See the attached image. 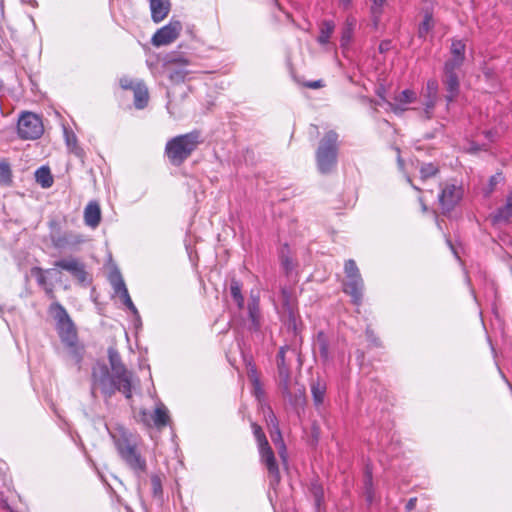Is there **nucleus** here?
Listing matches in <instances>:
<instances>
[{"instance_id": "603ef678", "label": "nucleus", "mask_w": 512, "mask_h": 512, "mask_svg": "<svg viewBox=\"0 0 512 512\" xmlns=\"http://www.w3.org/2000/svg\"><path fill=\"white\" fill-rule=\"evenodd\" d=\"M366 336H367L368 341H370L374 345L377 346L379 344L378 339L375 337L373 331L370 330L369 328H367V330H366Z\"/></svg>"}, {"instance_id": "dca6fc26", "label": "nucleus", "mask_w": 512, "mask_h": 512, "mask_svg": "<svg viewBox=\"0 0 512 512\" xmlns=\"http://www.w3.org/2000/svg\"><path fill=\"white\" fill-rule=\"evenodd\" d=\"M182 24L178 20H170V22L158 29L152 36L151 43L156 46H165L174 42L180 34Z\"/></svg>"}, {"instance_id": "1a4fd4ad", "label": "nucleus", "mask_w": 512, "mask_h": 512, "mask_svg": "<svg viewBox=\"0 0 512 512\" xmlns=\"http://www.w3.org/2000/svg\"><path fill=\"white\" fill-rule=\"evenodd\" d=\"M54 267L67 271L79 284L87 286L91 279L86 271L85 264L76 257L69 256L54 262Z\"/></svg>"}, {"instance_id": "cd10ccee", "label": "nucleus", "mask_w": 512, "mask_h": 512, "mask_svg": "<svg viewBox=\"0 0 512 512\" xmlns=\"http://www.w3.org/2000/svg\"><path fill=\"white\" fill-rule=\"evenodd\" d=\"M434 28V19L432 7H427L424 9L423 20L419 24L418 27V37L421 39H425L429 32Z\"/></svg>"}, {"instance_id": "680f3d73", "label": "nucleus", "mask_w": 512, "mask_h": 512, "mask_svg": "<svg viewBox=\"0 0 512 512\" xmlns=\"http://www.w3.org/2000/svg\"><path fill=\"white\" fill-rule=\"evenodd\" d=\"M447 244H448V245H449V247L451 248V250H452L453 254L455 255V257H456L457 259H459L458 253H457L456 249L454 248V246H453L452 242H451L450 240H447Z\"/></svg>"}, {"instance_id": "4c0bfd02", "label": "nucleus", "mask_w": 512, "mask_h": 512, "mask_svg": "<svg viewBox=\"0 0 512 512\" xmlns=\"http://www.w3.org/2000/svg\"><path fill=\"white\" fill-rule=\"evenodd\" d=\"M439 169L434 163H424L420 167V175L422 180H426L435 176Z\"/></svg>"}, {"instance_id": "052dcab7", "label": "nucleus", "mask_w": 512, "mask_h": 512, "mask_svg": "<svg viewBox=\"0 0 512 512\" xmlns=\"http://www.w3.org/2000/svg\"><path fill=\"white\" fill-rule=\"evenodd\" d=\"M385 2L386 0H373V5L381 9Z\"/></svg>"}, {"instance_id": "412c9836", "label": "nucleus", "mask_w": 512, "mask_h": 512, "mask_svg": "<svg viewBox=\"0 0 512 512\" xmlns=\"http://www.w3.org/2000/svg\"><path fill=\"white\" fill-rule=\"evenodd\" d=\"M310 389H311V395H312L314 406L318 409L324 403V399H325V395H326V391H327L326 381L320 377H317L316 379H312L311 384H310Z\"/></svg>"}, {"instance_id": "bf43d9fd", "label": "nucleus", "mask_w": 512, "mask_h": 512, "mask_svg": "<svg viewBox=\"0 0 512 512\" xmlns=\"http://www.w3.org/2000/svg\"><path fill=\"white\" fill-rule=\"evenodd\" d=\"M255 376H258V374H257L256 368L253 366V367H251V369L249 371V377H250L252 383H253V379L255 378Z\"/></svg>"}, {"instance_id": "4468645a", "label": "nucleus", "mask_w": 512, "mask_h": 512, "mask_svg": "<svg viewBox=\"0 0 512 512\" xmlns=\"http://www.w3.org/2000/svg\"><path fill=\"white\" fill-rule=\"evenodd\" d=\"M278 378H279V388L282 392V395L289 400L292 405H299L304 403L305 401V390L304 388H300L298 393L295 396H292L290 391V369L288 365H278Z\"/></svg>"}, {"instance_id": "b1692460", "label": "nucleus", "mask_w": 512, "mask_h": 512, "mask_svg": "<svg viewBox=\"0 0 512 512\" xmlns=\"http://www.w3.org/2000/svg\"><path fill=\"white\" fill-rule=\"evenodd\" d=\"M151 17L155 23L164 20L170 11L169 0H150Z\"/></svg>"}, {"instance_id": "c85d7f7f", "label": "nucleus", "mask_w": 512, "mask_h": 512, "mask_svg": "<svg viewBox=\"0 0 512 512\" xmlns=\"http://www.w3.org/2000/svg\"><path fill=\"white\" fill-rule=\"evenodd\" d=\"M134 94V106L137 109H143L147 106L149 101L148 89L143 83H136L133 90Z\"/></svg>"}, {"instance_id": "f704fd0d", "label": "nucleus", "mask_w": 512, "mask_h": 512, "mask_svg": "<svg viewBox=\"0 0 512 512\" xmlns=\"http://www.w3.org/2000/svg\"><path fill=\"white\" fill-rule=\"evenodd\" d=\"M270 436H271V439H272L273 443L275 444V446L278 449V453H279L280 457L283 460H285V458H286V446H285V443L283 441L280 428L276 427L275 429H271Z\"/></svg>"}, {"instance_id": "2f4dec72", "label": "nucleus", "mask_w": 512, "mask_h": 512, "mask_svg": "<svg viewBox=\"0 0 512 512\" xmlns=\"http://www.w3.org/2000/svg\"><path fill=\"white\" fill-rule=\"evenodd\" d=\"M35 179L42 188H49L53 185L52 174L46 166H42L35 171Z\"/></svg>"}, {"instance_id": "49530a36", "label": "nucleus", "mask_w": 512, "mask_h": 512, "mask_svg": "<svg viewBox=\"0 0 512 512\" xmlns=\"http://www.w3.org/2000/svg\"><path fill=\"white\" fill-rule=\"evenodd\" d=\"M119 84H120L121 88L124 90H134L135 85H136V84H134L133 80L130 79L129 77L120 78Z\"/></svg>"}, {"instance_id": "09e8293b", "label": "nucleus", "mask_w": 512, "mask_h": 512, "mask_svg": "<svg viewBox=\"0 0 512 512\" xmlns=\"http://www.w3.org/2000/svg\"><path fill=\"white\" fill-rule=\"evenodd\" d=\"M288 347H281L277 354V366L278 365H287L285 362V352Z\"/></svg>"}, {"instance_id": "6e6552de", "label": "nucleus", "mask_w": 512, "mask_h": 512, "mask_svg": "<svg viewBox=\"0 0 512 512\" xmlns=\"http://www.w3.org/2000/svg\"><path fill=\"white\" fill-rule=\"evenodd\" d=\"M51 231L49 234L50 240L54 248L58 250H71L84 242V237L73 231L61 232L56 221L49 223Z\"/></svg>"}, {"instance_id": "4d7b16f0", "label": "nucleus", "mask_w": 512, "mask_h": 512, "mask_svg": "<svg viewBox=\"0 0 512 512\" xmlns=\"http://www.w3.org/2000/svg\"><path fill=\"white\" fill-rule=\"evenodd\" d=\"M390 41H382L379 45V51L381 53L386 52L389 49Z\"/></svg>"}, {"instance_id": "f03ea898", "label": "nucleus", "mask_w": 512, "mask_h": 512, "mask_svg": "<svg viewBox=\"0 0 512 512\" xmlns=\"http://www.w3.org/2000/svg\"><path fill=\"white\" fill-rule=\"evenodd\" d=\"M49 313L56 321V331L63 345L68 349L70 356L79 365L83 358V347L79 344L76 326L66 309L58 302L49 307Z\"/></svg>"}, {"instance_id": "4be33fe9", "label": "nucleus", "mask_w": 512, "mask_h": 512, "mask_svg": "<svg viewBox=\"0 0 512 512\" xmlns=\"http://www.w3.org/2000/svg\"><path fill=\"white\" fill-rule=\"evenodd\" d=\"M329 346L330 341L328 336L323 331H319L314 341V350L318 351L320 358L324 364L330 362L332 359Z\"/></svg>"}, {"instance_id": "a18cd8bd", "label": "nucleus", "mask_w": 512, "mask_h": 512, "mask_svg": "<svg viewBox=\"0 0 512 512\" xmlns=\"http://www.w3.org/2000/svg\"><path fill=\"white\" fill-rule=\"evenodd\" d=\"M253 394L254 396L256 397V399L261 402L263 399H264V389L262 387V384L260 382V379L258 376H255V378L253 379Z\"/></svg>"}, {"instance_id": "6ab92c4d", "label": "nucleus", "mask_w": 512, "mask_h": 512, "mask_svg": "<svg viewBox=\"0 0 512 512\" xmlns=\"http://www.w3.org/2000/svg\"><path fill=\"white\" fill-rule=\"evenodd\" d=\"M247 312L249 318L248 329L252 332H258L261 328V314L258 296H251L248 302Z\"/></svg>"}, {"instance_id": "bb28decb", "label": "nucleus", "mask_w": 512, "mask_h": 512, "mask_svg": "<svg viewBox=\"0 0 512 512\" xmlns=\"http://www.w3.org/2000/svg\"><path fill=\"white\" fill-rule=\"evenodd\" d=\"M356 22L357 21L353 16H348L346 18L341 30L340 45L342 48H346L349 46L353 38Z\"/></svg>"}, {"instance_id": "c756f323", "label": "nucleus", "mask_w": 512, "mask_h": 512, "mask_svg": "<svg viewBox=\"0 0 512 512\" xmlns=\"http://www.w3.org/2000/svg\"><path fill=\"white\" fill-rule=\"evenodd\" d=\"M151 418L153 420L155 427H157L158 429H161V428L167 426L170 422V416H169L168 409L162 403L157 405V407L154 410L153 415H151Z\"/></svg>"}, {"instance_id": "864d4df0", "label": "nucleus", "mask_w": 512, "mask_h": 512, "mask_svg": "<svg viewBox=\"0 0 512 512\" xmlns=\"http://www.w3.org/2000/svg\"><path fill=\"white\" fill-rule=\"evenodd\" d=\"M306 86L309 88H312V89H317V88L322 87L323 83H322V80H316V81L307 82Z\"/></svg>"}, {"instance_id": "a211bd4d", "label": "nucleus", "mask_w": 512, "mask_h": 512, "mask_svg": "<svg viewBox=\"0 0 512 512\" xmlns=\"http://www.w3.org/2000/svg\"><path fill=\"white\" fill-rule=\"evenodd\" d=\"M438 90V81L436 79H429L423 91L424 111L428 119L432 117V112L436 106L438 100Z\"/></svg>"}, {"instance_id": "c9c22d12", "label": "nucleus", "mask_w": 512, "mask_h": 512, "mask_svg": "<svg viewBox=\"0 0 512 512\" xmlns=\"http://www.w3.org/2000/svg\"><path fill=\"white\" fill-rule=\"evenodd\" d=\"M64 136L66 145L69 148V150L78 157L82 156L83 150L77 145L76 135L67 128H64Z\"/></svg>"}, {"instance_id": "0eeeda50", "label": "nucleus", "mask_w": 512, "mask_h": 512, "mask_svg": "<svg viewBox=\"0 0 512 512\" xmlns=\"http://www.w3.org/2000/svg\"><path fill=\"white\" fill-rule=\"evenodd\" d=\"M17 133L22 140H36L44 133L42 119L35 113L23 112L18 120Z\"/></svg>"}, {"instance_id": "20e7f679", "label": "nucleus", "mask_w": 512, "mask_h": 512, "mask_svg": "<svg viewBox=\"0 0 512 512\" xmlns=\"http://www.w3.org/2000/svg\"><path fill=\"white\" fill-rule=\"evenodd\" d=\"M91 380L90 394L94 399L97 397V389H100L105 398L112 397L117 391L124 394V383L120 378L116 377V374L110 373L107 365L104 363L98 362L93 366Z\"/></svg>"}, {"instance_id": "423d86ee", "label": "nucleus", "mask_w": 512, "mask_h": 512, "mask_svg": "<svg viewBox=\"0 0 512 512\" xmlns=\"http://www.w3.org/2000/svg\"><path fill=\"white\" fill-rule=\"evenodd\" d=\"M344 271L346 275V281L343 284L344 292L351 296L353 304L360 305L363 298L364 281L356 262L352 259L347 260Z\"/></svg>"}, {"instance_id": "37998d69", "label": "nucleus", "mask_w": 512, "mask_h": 512, "mask_svg": "<svg viewBox=\"0 0 512 512\" xmlns=\"http://www.w3.org/2000/svg\"><path fill=\"white\" fill-rule=\"evenodd\" d=\"M364 485H365V493H366L367 501L372 502V500H373V483H372V474L369 471L366 472Z\"/></svg>"}, {"instance_id": "39448f33", "label": "nucleus", "mask_w": 512, "mask_h": 512, "mask_svg": "<svg viewBox=\"0 0 512 512\" xmlns=\"http://www.w3.org/2000/svg\"><path fill=\"white\" fill-rule=\"evenodd\" d=\"M338 158V134L328 131L316 150V163L321 174H329L335 168Z\"/></svg>"}, {"instance_id": "79ce46f5", "label": "nucleus", "mask_w": 512, "mask_h": 512, "mask_svg": "<svg viewBox=\"0 0 512 512\" xmlns=\"http://www.w3.org/2000/svg\"><path fill=\"white\" fill-rule=\"evenodd\" d=\"M505 178L501 172H497L489 178L488 188L486 190V195H490L496 188V186L502 182H504Z\"/></svg>"}, {"instance_id": "7ed1b4c3", "label": "nucleus", "mask_w": 512, "mask_h": 512, "mask_svg": "<svg viewBox=\"0 0 512 512\" xmlns=\"http://www.w3.org/2000/svg\"><path fill=\"white\" fill-rule=\"evenodd\" d=\"M201 132L193 130L169 139L165 145V155L173 166H181L202 143Z\"/></svg>"}, {"instance_id": "5701e85b", "label": "nucleus", "mask_w": 512, "mask_h": 512, "mask_svg": "<svg viewBox=\"0 0 512 512\" xmlns=\"http://www.w3.org/2000/svg\"><path fill=\"white\" fill-rule=\"evenodd\" d=\"M512 218V190L506 196L505 204L496 209L492 214L494 224L506 223Z\"/></svg>"}, {"instance_id": "58836bf2", "label": "nucleus", "mask_w": 512, "mask_h": 512, "mask_svg": "<svg viewBox=\"0 0 512 512\" xmlns=\"http://www.w3.org/2000/svg\"><path fill=\"white\" fill-rule=\"evenodd\" d=\"M12 182V173L9 164L0 163V184L9 185Z\"/></svg>"}, {"instance_id": "3c124183", "label": "nucleus", "mask_w": 512, "mask_h": 512, "mask_svg": "<svg viewBox=\"0 0 512 512\" xmlns=\"http://www.w3.org/2000/svg\"><path fill=\"white\" fill-rule=\"evenodd\" d=\"M416 503H417L416 497L410 498L405 505L406 511L407 512L412 511L416 507Z\"/></svg>"}, {"instance_id": "2eb2a0df", "label": "nucleus", "mask_w": 512, "mask_h": 512, "mask_svg": "<svg viewBox=\"0 0 512 512\" xmlns=\"http://www.w3.org/2000/svg\"><path fill=\"white\" fill-rule=\"evenodd\" d=\"M281 301L285 323L289 330L297 334L299 315L292 293L286 287L281 289Z\"/></svg>"}, {"instance_id": "13d9d810", "label": "nucleus", "mask_w": 512, "mask_h": 512, "mask_svg": "<svg viewBox=\"0 0 512 512\" xmlns=\"http://www.w3.org/2000/svg\"><path fill=\"white\" fill-rule=\"evenodd\" d=\"M2 508L6 510V512H15L12 507L8 504L6 500L2 501Z\"/></svg>"}, {"instance_id": "f257e3e1", "label": "nucleus", "mask_w": 512, "mask_h": 512, "mask_svg": "<svg viewBox=\"0 0 512 512\" xmlns=\"http://www.w3.org/2000/svg\"><path fill=\"white\" fill-rule=\"evenodd\" d=\"M110 436L121 460L137 477L143 476L147 472V462L138 448L137 437L122 426L110 432Z\"/></svg>"}, {"instance_id": "7c9ffc66", "label": "nucleus", "mask_w": 512, "mask_h": 512, "mask_svg": "<svg viewBox=\"0 0 512 512\" xmlns=\"http://www.w3.org/2000/svg\"><path fill=\"white\" fill-rule=\"evenodd\" d=\"M335 29V23L332 20H324L320 25V32L317 41L321 45H326Z\"/></svg>"}, {"instance_id": "de8ad7c7", "label": "nucleus", "mask_w": 512, "mask_h": 512, "mask_svg": "<svg viewBox=\"0 0 512 512\" xmlns=\"http://www.w3.org/2000/svg\"><path fill=\"white\" fill-rule=\"evenodd\" d=\"M267 423L268 426L271 427V429H275L276 427H279L277 417L271 410V408L268 406V415H267Z\"/></svg>"}, {"instance_id": "a878e982", "label": "nucleus", "mask_w": 512, "mask_h": 512, "mask_svg": "<svg viewBox=\"0 0 512 512\" xmlns=\"http://www.w3.org/2000/svg\"><path fill=\"white\" fill-rule=\"evenodd\" d=\"M101 221V210L97 202H89L84 209V222L91 228H96Z\"/></svg>"}, {"instance_id": "ea45409f", "label": "nucleus", "mask_w": 512, "mask_h": 512, "mask_svg": "<svg viewBox=\"0 0 512 512\" xmlns=\"http://www.w3.org/2000/svg\"><path fill=\"white\" fill-rule=\"evenodd\" d=\"M463 63H464L463 60L449 58L444 63L443 72L457 73V70H459L462 67Z\"/></svg>"}, {"instance_id": "8fccbe9b", "label": "nucleus", "mask_w": 512, "mask_h": 512, "mask_svg": "<svg viewBox=\"0 0 512 512\" xmlns=\"http://www.w3.org/2000/svg\"><path fill=\"white\" fill-rule=\"evenodd\" d=\"M281 263L287 273L293 269V262L289 257H282Z\"/></svg>"}, {"instance_id": "393cba45", "label": "nucleus", "mask_w": 512, "mask_h": 512, "mask_svg": "<svg viewBox=\"0 0 512 512\" xmlns=\"http://www.w3.org/2000/svg\"><path fill=\"white\" fill-rule=\"evenodd\" d=\"M417 98V94L410 89L400 92L395 98V103H390L393 112L398 113L406 110L407 104L413 103Z\"/></svg>"}, {"instance_id": "6e6d98bb", "label": "nucleus", "mask_w": 512, "mask_h": 512, "mask_svg": "<svg viewBox=\"0 0 512 512\" xmlns=\"http://www.w3.org/2000/svg\"><path fill=\"white\" fill-rule=\"evenodd\" d=\"M149 416L150 415L146 410H142L140 412L141 421L146 425H149Z\"/></svg>"}, {"instance_id": "a19ab883", "label": "nucleus", "mask_w": 512, "mask_h": 512, "mask_svg": "<svg viewBox=\"0 0 512 512\" xmlns=\"http://www.w3.org/2000/svg\"><path fill=\"white\" fill-rule=\"evenodd\" d=\"M251 427H252L255 439L257 441L258 447L268 445L269 444L268 440H267L262 428L256 423H252Z\"/></svg>"}, {"instance_id": "f3484780", "label": "nucleus", "mask_w": 512, "mask_h": 512, "mask_svg": "<svg viewBox=\"0 0 512 512\" xmlns=\"http://www.w3.org/2000/svg\"><path fill=\"white\" fill-rule=\"evenodd\" d=\"M261 462L266 466L269 474L270 484L272 486L279 484L281 480L280 471L274 452L270 445L258 447Z\"/></svg>"}, {"instance_id": "f8f14e48", "label": "nucleus", "mask_w": 512, "mask_h": 512, "mask_svg": "<svg viewBox=\"0 0 512 512\" xmlns=\"http://www.w3.org/2000/svg\"><path fill=\"white\" fill-rule=\"evenodd\" d=\"M463 197V187L452 183H446L441 188L438 200L442 212L450 213Z\"/></svg>"}, {"instance_id": "e433bc0d", "label": "nucleus", "mask_w": 512, "mask_h": 512, "mask_svg": "<svg viewBox=\"0 0 512 512\" xmlns=\"http://www.w3.org/2000/svg\"><path fill=\"white\" fill-rule=\"evenodd\" d=\"M466 44L463 40L452 39L450 52L451 58L465 61Z\"/></svg>"}, {"instance_id": "ddd939ff", "label": "nucleus", "mask_w": 512, "mask_h": 512, "mask_svg": "<svg viewBox=\"0 0 512 512\" xmlns=\"http://www.w3.org/2000/svg\"><path fill=\"white\" fill-rule=\"evenodd\" d=\"M109 282L114 290V293L118 295L122 303L126 308L136 317H139L138 310L131 300L126 284L122 278L120 271L115 268L109 274Z\"/></svg>"}, {"instance_id": "473e14b6", "label": "nucleus", "mask_w": 512, "mask_h": 512, "mask_svg": "<svg viewBox=\"0 0 512 512\" xmlns=\"http://www.w3.org/2000/svg\"><path fill=\"white\" fill-rule=\"evenodd\" d=\"M242 284L239 280L232 278L230 282V293L239 309L244 308V296L242 295Z\"/></svg>"}, {"instance_id": "9d476101", "label": "nucleus", "mask_w": 512, "mask_h": 512, "mask_svg": "<svg viewBox=\"0 0 512 512\" xmlns=\"http://www.w3.org/2000/svg\"><path fill=\"white\" fill-rule=\"evenodd\" d=\"M108 359L111 366V370L116 377L124 383V395L126 398L132 397V373L126 368L121 360L119 352L113 348H108Z\"/></svg>"}, {"instance_id": "9b49d317", "label": "nucleus", "mask_w": 512, "mask_h": 512, "mask_svg": "<svg viewBox=\"0 0 512 512\" xmlns=\"http://www.w3.org/2000/svg\"><path fill=\"white\" fill-rule=\"evenodd\" d=\"M189 64L190 61L183 56L175 54L167 55L164 65L168 79L174 84L183 83L188 74L186 67Z\"/></svg>"}, {"instance_id": "5fc2aeb1", "label": "nucleus", "mask_w": 512, "mask_h": 512, "mask_svg": "<svg viewBox=\"0 0 512 512\" xmlns=\"http://www.w3.org/2000/svg\"><path fill=\"white\" fill-rule=\"evenodd\" d=\"M353 0H339V6L344 9L348 10L352 6Z\"/></svg>"}, {"instance_id": "e2e57ef3", "label": "nucleus", "mask_w": 512, "mask_h": 512, "mask_svg": "<svg viewBox=\"0 0 512 512\" xmlns=\"http://www.w3.org/2000/svg\"><path fill=\"white\" fill-rule=\"evenodd\" d=\"M499 372L501 374V377L506 381V383L508 384V386H510V383L507 381L505 375L502 373V371L499 369Z\"/></svg>"}, {"instance_id": "c03bdc74", "label": "nucleus", "mask_w": 512, "mask_h": 512, "mask_svg": "<svg viewBox=\"0 0 512 512\" xmlns=\"http://www.w3.org/2000/svg\"><path fill=\"white\" fill-rule=\"evenodd\" d=\"M151 489L155 497L162 495V480L157 474L151 476Z\"/></svg>"}, {"instance_id": "aec40b11", "label": "nucleus", "mask_w": 512, "mask_h": 512, "mask_svg": "<svg viewBox=\"0 0 512 512\" xmlns=\"http://www.w3.org/2000/svg\"><path fill=\"white\" fill-rule=\"evenodd\" d=\"M443 84L447 90L445 99L450 104L459 94L460 82L457 73L444 72Z\"/></svg>"}, {"instance_id": "72a5a7b5", "label": "nucleus", "mask_w": 512, "mask_h": 512, "mask_svg": "<svg viewBox=\"0 0 512 512\" xmlns=\"http://www.w3.org/2000/svg\"><path fill=\"white\" fill-rule=\"evenodd\" d=\"M52 269L43 270L40 267H33L31 269V274L36 278L39 286L43 287L48 294H52L53 290L51 287L47 286V278L45 274H49Z\"/></svg>"}]
</instances>
